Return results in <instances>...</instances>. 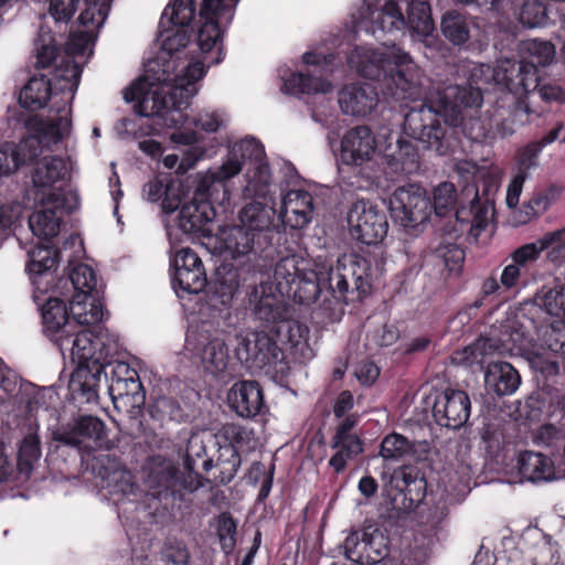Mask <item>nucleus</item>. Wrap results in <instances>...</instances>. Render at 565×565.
Returning a JSON list of instances; mask_svg holds the SVG:
<instances>
[{"label":"nucleus","instance_id":"obj_17","mask_svg":"<svg viewBox=\"0 0 565 565\" xmlns=\"http://www.w3.org/2000/svg\"><path fill=\"white\" fill-rule=\"evenodd\" d=\"M390 484L398 490V493L392 498L394 509L412 510L424 498L426 481L415 467L403 466L394 470Z\"/></svg>","mask_w":565,"mask_h":565},{"label":"nucleus","instance_id":"obj_55","mask_svg":"<svg viewBox=\"0 0 565 565\" xmlns=\"http://www.w3.org/2000/svg\"><path fill=\"white\" fill-rule=\"evenodd\" d=\"M364 537L367 544L365 563L375 565L384 562L390 554L388 536L380 529L370 526L364 530Z\"/></svg>","mask_w":565,"mask_h":565},{"label":"nucleus","instance_id":"obj_14","mask_svg":"<svg viewBox=\"0 0 565 565\" xmlns=\"http://www.w3.org/2000/svg\"><path fill=\"white\" fill-rule=\"evenodd\" d=\"M52 438L64 446L89 452L106 439V425L96 416L83 415L54 430Z\"/></svg>","mask_w":565,"mask_h":565},{"label":"nucleus","instance_id":"obj_47","mask_svg":"<svg viewBox=\"0 0 565 565\" xmlns=\"http://www.w3.org/2000/svg\"><path fill=\"white\" fill-rule=\"evenodd\" d=\"M175 186L168 178H154L143 185L142 194L150 202L162 199V210L166 213H171L180 204V199L173 196Z\"/></svg>","mask_w":565,"mask_h":565},{"label":"nucleus","instance_id":"obj_52","mask_svg":"<svg viewBox=\"0 0 565 565\" xmlns=\"http://www.w3.org/2000/svg\"><path fill=\"white\" fill-rule=\"evenodd\" d=\"M195 14V3L193 0H173L168 4L160 18L159 26L167 24L188 29Z\"/></svg>","mask_w":565,"mask_h":565},{"label":"nucleus","instance_id":"obj_51","mask_svg":"<svg viewBox=\"0 0 565 565\" xmlns=\"http://www.w3.org/2000/svg\"><path fill=\"white\" fill-rule=\"evenodd\" d=\"M415 443L405 436L392 433L385 436L381 443L380 456L385 461H401L414 455Z\"/></svg>","mask_w":565,"mask_h":565},{"label":"nucleus","instance_id":"obj_11","mask_svg":"<svg viewBox=\"0 0 565 565\" xmlns=\"http://www.w3.org/2000/svg\"><path fill=\"white\" fill-rule=\"evenodd\" d=\"M430 207L426 191L416 184L399 186L390 198L392 217L405 228L424 224L429 218Z\"/></svg>","mask_w":565,"mask_h":565},{"label":"nucleus","instance_id":"obj_57","mask_svg":"<svg viewBox=\"0 0 565 565\" xmlns=\"http://www.w3.org/2000/svg\"><path fill=\"white\" fill-rule=\"evenodd\" d=\"M535 302L550 316H565V285L543 286L535 296Z\"/></svg>","mask_w":565,"mask_h":565},{"label":"nucleus","instance_id":"obj_30","mask_svg":"<svg viewBox=\"0 0 565 565\" xmlns=\"http://www.w3.org/2000/svg\"><path fill=\"white\" fill-rule=\"evenodd\" d=\"M324 282H327V277H320L317 271L306 269L300 274L296 285L292 286L290 294H287L286 297L307 306L315 303L320 297H323V303L331 302V294H327V289H322Z\"/></svg>","mask_w":565,"mask_h":565},{"label":"nucleus","instance_id":"obj_48","mask_svg":"<svg viewBox=\"0 0 565 565\" xmlns=\"http://www.w3.org/2000/svg\"><path fill=\"white\" fill-rule=\"evenodd\" d=\"M282 89L289 94H316L332 90L330 82L310 74L296 73L284 83Z\"/></svg>","mask_w":565,"mask_h":565},{"label":"nucleus","instance_id":"obj_38","mask_svg":"<svg viewBox=\"0 0 565 565\" xmlns=\"http://www.w3.org/2000/svg\"><path fill=\"white\" fill-rule=\"evenodd\" d=\"M25 126L30 131L34 134L28 137H34L39 140V150L42 152V147H50L56 145L63 138L62 128L68 126L66 118L60 117L58 121H44L39 116H30L25 121Z\"/></svg>","mask_w":565,"mask_h":565},{"label":"nucleus","instance_id":"obj_36","mask_svg":"<svg viewBox=\"0 0 565 565\" xmlns=\"http://www.w3.org/2000/svg\"><path fill=\"white\" fill-rule=\"evenodd\" d=\"M53 203V207H44L43 210L32 213L29 217V226L32 233L43 239H50L58 234L61 217L57 215V209L62 205L60 199L54 194L49 196V202Z\"/></svg>","mask_w":565,"mask_h":565},{"label":"nucleus","instance_id":"obj_23","mask_svg":"<svg viewBox=\"0 0 565 565\" xmlns=\"http://www.w3.org/2000/svg\"><path fill=\"white\" fill-rule=\"evenodd\" d=\"M313 213V199L303 190H290L282 200L279 217L281 222L294 230L306 227Z\"/></svg>","mask_w":565,"mask_h":565},{"label":"nucleus","instance_id":"obj_1","mask_svg":"<svg viewBox=\"0 0 565 565\" xmlns=\"http://www.w3.org/2000/svg\"><path fill=\"white\" fill-rule=\"evenodd\" d=\"M482 103L481 89L471 84L437 88L435 96L407 111L404 131L424 149L447 156L456 148L459 131L476 142L488 138V129L469 114L477 113Z\"/></svg>","mask_w":565,"mask_h":565},{"label":"nucleus","instance_id":"obj_49","mask_svg":"<svg viewBox=\"0 0 565 565\" xmlns=\"http://www.w3.org/2000/svg\"><path fill=\"white\" fill-rule=\"evenodd\" d=\"M406 25L415 33L427 36L434 30L430 6L424 0H411L407 6Z\"/></svg>","mask_w":565,"mask_h":565},{"label":"nucleus","instance_id":"obj_39","mask_svg":"<svg viewBox=\"0 0 565 565\" xmlns=\"http://www.w3.org/2000/svg\"><path fill=\"white\" fill-rule=\"evenodd\" d=\"M43 324L53 333V340L61 333H68L76 324L70 321L68 312L64 302L56 298H50L42 308Z\"/></svg>","mask_w":565,"mask_h":565},{"label":"nucleus","instance_id":"obj_44","mask_svg":"<svg viewBox=\"0 0 565 565\" xmlns=\"http://www.w3.org/2000/svg\"><path fill=\"white\" fill-rule=\"evenodd\" d=\"M67 168L60 157H44L34 169L32 181L36 188H51L54 183L65 178Z\"/></svg>","mask_w":565,"mask_h":565},{"label":"nucleus","instance_id":"obj_58","mask_svg":"<svg viewBox=\"0 0 565 565\" xmlns=\"http://www.w3.org/2000/svg\"><path fill=\"white\" fill-rule=\"evenodd\" d=\"M220 435L228 441L237 451L241 449H254L257 438L252 428L236 423H226L220 429Z\"/></svg>","mask_w":565,"mask_h":565},{"label":"nucleus","instance_id":"obj_45","mask_svg":"<svg viewBox=\"0 0 565 565\" xmlns=\"http://www.w3.org/2000/svg\"><path fill=\"white\" fill-rule=\"evenodd\" d=\"M505 350L502 340L491 337H479L463 350L465 361L469 365L490 363L489 359Z\"/></svg>","mask_w":565,"mask_h":565},{"label":"nucleus","instance_id":"obj_64","mask_svg":"<svg viewBox=\"0 0 565 565\" xmlns=\"http://www.w3.org/2000/svg\"><path fill=\"white\" fill-rule=\"evenodd\" d=\"M237 524L230 512H222L216 520V534L225 554L233 552L236 545Z\"/></svg>","mask_w":565,"mask_h":565},{"label":"nucleus","instance_id":"obj_50","mask_svg":"<svg viewBox=\"0 0 565 565\" xmlns=\"http://www.w3.org/2000/svg\"><path fill=\"white\" fill-rule=\"evenodd\" d=\"M202 364L206 372L218 375L226 371L228 365V348L224 340H211L202 351Z\"/></svg>","mask_w":565,"mask_h":565},{"label":"nucleus","instance_id":"obj_40","mask_svg":"<svg viewBox=\"0 0 565 565\" xmlns=\"http://www.w3.org/2000/svg\"><path fill=\"white\" fill-rule=\"evenodd\" d=\"M52 90L53 85L45 76L31 77L20 92L19 103L32 111L41 109L46 105Z\"/></svg>","mask_w":565,"mask_h":565},{"label":"nucleus","instance_id":"obj_25","mask_svg":"<svg viewBox=\"0 0 565 565\" xmlns=\"http://www.w3.org/2000/svg\"><path fill=\"white\" fill-rule=\"evenodd\" d=\"M214 216L215 211L211 203L194 196L190 202L182 205L178 215V226L186 234L201 233L207 235L211 233L209 225Z\"/></svg>","mask_w":565,"mask_h":565},{"label":"nucleus","instance_id":"obj_6","mask_svg":"<svg viewBox=\"0 0 565 565\" xmlns=\"http://www.w3.org/2000/svg\"><path fill=\"white\" fill-rule=\"evenodd\" d=\"M259 162H266L265 151L255 138H245L236 142L222 166L215 170H209L199 179L195 198L206 200L211 204L230 201V180L237 175L247 163L254 168Z\"/></svg>","mask_w":565,"mask_h":565},{"label":"nucleus","instance_id":"obj_2","mask_svg":"<svg viewBox=\"0 0 565 565\" xmlns=\"http://www.w3.org/2000/svg\"><path fill=\"white\" fill-rule=\"evenodd\" d=\"M348 63L361 76L381 82L383 94L394 100H415L423 95L420 70L411 55L396 45L384 50L355 47Z\"/></svg>","mask_w":565,"mask_h":565},{"label":"nucleus","instance_id":"obj_28","mask_svg":"<svg viewBox=\"0 0 565 565\" xmlns=\"http://www.w3.org/2000/svg\"><path fill=\"white\" fill-rule=\"evenodd\" d=\"M39 156V140L34 137H25L17 145L4 142L0 146V177L11 174Z\"/></svg>","mask_w":565,"mask_h":565},{"label":"nucleus","instance_id":"obj_31","mask_svg":"<svg viewBox=\"0 0 565 565\" xmlns=\"http://www.w3.org/2000/svg\"><path fill=\"white\" fill-rule=\"evenodd\" d=\"M484 383L498 396H504L511 395L518 390L521 377L510 363L491 362L484 374Z\"/></svg>","mask_w":565,"mask_h":565},{"label":"nucleus","instance_id":"obj_22","mask_svg":"<svg viewBox=\"0 0 565 565\" xmlns=\"http://www.w3.org/2000/svg\"><path fill=\"white\" fill-rule=\"evenodd\" d=\"M230 407L243 418H254L266 408L264 393L256 381H239L228 391Z\"/></svg>","mask_w":565,"mask_h":565},{"label":"nucleus","instance_id":"obj_24","mask_svg":"<svg viewBox=\"0 0 565 565\" xmlns=\"http://www.w3.org/2000/svg\"><path fill=\"white\" fill-rule=\"evenodd\" d=\"M39 425L30 424L18 444L17 470L13 479L26 481L42 456Z\"/></svg>","mask_w":565,"mask_h":565},{"label":"nucleus","instance_id":"obj_29","mask_svg":"<svg viewBox=\"0 0 565 565\" xmlns=\"http://www.w3.org/2000/svg\"><path fill=\"white\" fill-rule=\"evenodd\" d=\"M377 93L370 84H351L339 93V106L345 115L365 116L377 104Z\"/></svg>","mask_w":565,"mask_h":565},{"label":"nucleus","instance_id":"obj_46","mask_svg":"<svg viewBox=\"0 0 565 565\" xmlns=\"http://www.w3.org/2000/svg\"><path fill=\"white\" fill-rule=\"evenodd\" d=\"M239 269L225 264L216 269L214 295L222 305H228L241 286Z\"/></svg>","mask_w":565,"mask_h":565},{"label":"nucleus","instance_id":"obj_9","mask_svg":"<svg viewBox=\"0 0 565 565\" xmlns=\"http://www.w3.org/2000/svg\"><path fill=\"white\" fill-rule=\"evenodd\" d=\"M376 145L371 129L358 126L350 129L341 140V160L348 166L359 168V174L369 183H380L381 170L373 160Z\"/></svg>","mask_w":565,"mask_h":565},{"label":"nucleus","instance_id":"obj_5","mask_svg":"<svg viewBox=\"0 0 565 565\" xmlns=\"http://www.w3.org/2000/svg\"><path fill=\"white\" fill-rule=\"evenodd\" d=\"M270 186L271 177L267 162H259L254 168L247 169L246 185L242 193L245 199H252V201L239 210L237 224L271 244L276 210Z\"/></svg>","mask_w":565,"mask_h":565},{"label":"nucleus","instance_id":"obj_34","mask_svg":"<svg viewBox=\"0 0 565 565\" xmlns=\"http://www.w3.org/2000/svg\"><path fill=\"white\" fill-rule=\"evenodd\" d=\"M70 313L73 317L74 324L93 326L103 320V306L96 295L88 292H75L70 301Z\"/></svg>","mask_w":565,"mask_h":565},{"label":"nucleus","instance_id":"obj_3","mask_svg":"<svg viewBox=\"0 0 565 565\" xmlns=\"http://www.w3.org/2000/svg\"><path fill=\"white\" fill-rule=\"evenodd\" d=\"M203 75V63L193 62L183 70L181 76L174 78L169 93L146 89L145 83L138 81L124 89V99L127 103L137 100L136 113L148 117L154 130L177 128L186 120L183 111L190 106V99L198 92L195 84Z\"/></svg>","mask_w":565,"mask_h":565},{"label":"nucleus","instance_id":"obj_41","mask_svg":"<svg viewBox=\"0 0 565 565\" xmlns=\"http://www.w3.org/2000/svg\"><path fill=\"white\" fill-rule=\"evenodd\" d=\"M300 258L296 255H287L281 257L274 268V290L287 295L294 285H296L299 276L306 269L299 267Z\"/></svg>","mask_w":565,"mask_h":565},{"label":"nucleus","instance_id":"obj_53","mask_svg":"<svg viewBox=\"0 0 565 565\" xmlns=\"http://www.w3.org/2000/svg\"><path fill=\"white\" fill-rule=\"evenodd\" d=\"M200 18L203 23L198 31V44L202 52H210L220 40L221 26L228 24L232 19L226 20L210 12L203 14L202 9L200 10Z\"/></svg>","mask_w":565,"mask_h":565},{"label":"nucleus","instance_id":"obj_32","mask_svg":"<svg viewBox=\"0 0 565 565\" xmlns=\"http://www.w3.org/2000/svg\"><path fill=\"white\" fill-rule=\"evenodd\" d=\"M465 260L463 249L449 237H443L431 248L426 262L440 267L441 274H459Z\"/></svg>","mask_w":565,"mask_h":565},{"label":"nucleus","instance_id":"obj_19","mask_svg":"<svg viewBox=\"0 0 565 565\" xmlns=\"http://www.w3.org/2000/svg\"><path fill=\"white\" fill-rule=\"evenodd\" d=\"M470 398L460 390H446L434 404V417L444 427L459 429L470 416Z\"/></svg>","mask_w":565,"mask_h":565},{"label":"nucleus","instance_id":"obj_27","mask_svg":"<svg viewBox=\"0 0 565 565\" xmlns=\"http://www.w3.org/2000/svg\"><path fill=\"white\" fill-rule=\"evenodd\" d=\"M103 371L104 364L100 363L77 365L68 382L73 398L84 403L96 402Z\"/></svg>","mask_w":565,"mask_h":565},{"label":"nucleus","instance_id":"obj_43","mask_svg":"<svg viewBox=\"0 0 565 565\" xmlns=\"http://www.w3.org/2000/svg\"><path fill=\"white\" fill-rule=\"evenodd\" d=\"M331 448L335 449V454L330 458L329 465L339 473L345 469L349 460L363 451V444L358 435L333 436Z\"/></svg>","mask_w":565,"mask_h":565},{"label":"nucleus","instance_id":"obj_15","mask_svg":"<svg viewBox=\"0 0 565 565\" xmlns=\"http://www.w3.org/2000/svg\"><path fill=\"white\" fill-rule=\"evenodd\" d=\"M114 406L121 411L140 407L145 404V392L137 372L127 363H118L108 386Z\"/></svg>","mask_w":565,"mask_h":565},{"label":"nucleus","instance_id":"obj_61","mask_svg":"<svg viewBox=\"0 0 565 565\" xmlns=\"http://www.w3.org/2000/svg\"><path fill=\"white\" fill-rule=\"evenodd\" d=\"M109 9V0L87 2L85 10L78 17V22L84 28V31H90L95 34V31L104 24Z\"/></svg>","mask_w":565,"mask_h":565},{"label":"nucleus","instance_id":"obj_62","mask_svg":"<svg viewBox=\"0 0 565 565\" xmlns=\"http://www.w3.org/2000/svg\"><path fill=\"white\" fill-rule=\"evenodd\" d=\"M527 61H523L526 65L546 66L552 63L555 57V47L551 42L541 40H531L525 44Z\"/></svg>","mask_w":565,"mask_h":565},{"label":"nucleus","instance_id":"obj_54","mask_svg":"<svg viewBox=\"0 0 565 565\" xmlns=\"http://www.w3.org/2000/svg\"><path fill=\"white\" fill-rule=\"evenodd\" d=\"M81 77V68L72 60H66L63 67L57 68L54 73V89H58L65 98V103H70L74 98Z\"/></svg>","mask_w":565,"mask_h":565},{"label":"nucleus","instance_id":"obj_33","mask_svg":"<svg viewBox=\"0 0 565 565\" xmlns=\"http://www.w3.org/2000/svg\"><path fill=\"white\" fill-rule=\"evenodd\" d=\"M520 475L527 481L542 482L557 478L552 459L541 452L524 451L518 460Z\"/></svg>","mask_w":565,"mask_h":565},{"label":"nucleus","instance_id":"obj_18","mask_svg":"<svg viewBox=\"0 0 565 565\" xmlns=\"http://www.w3.org/2000/svg\"><path fill=\"white\" fill-rule=\"evenodd\" d=\"M174 277L173 287L183 292L199 294L207 284L206 274L202 260L190 248L180 249L173 259Z\"/></svg>","mask_w":565,"mask_h":565},{"label":"nucleus","instance_id":"obj_10","mask_svg":"<svg viewBox=\"0 0 565 565\" xmlns=\"http://www.w3.org/2000/svg\"><path fill=\"white\" fill-rule=\"evenodd\" d=\"M369 263L356 256L339 259L327 273V294L337 300H345L348 294H355L361 300L370 289Z\"/></svg>","mask_w":565,"mask_h":565},{"label":"nucleus","instance_id":"obj_60","mask_svg":"<svg viewBox=\"0 0 565 565\" xmlns=\"http://www.w3.org/2000/svg\"><path fill=\"white\" fill-rule=\"evenodd\" d=\"M241 456L233 446L221 447L215 465L218 469V476L215 477V480L222 484L230 483L236 476L241 467Z\"/></svg>","mask_w":565,"mask_h":565},{"label":"nucleus","instance_id":"obj_8","mask_svg":"<svg viewBox=\"0 0 565 565\" xmlns=\"http://www.w3.org/2000/svg\"><path fill=\"white\" fill-rule=\"evenodd\" d=\"M55 344L63 355L68 351L72 361L77 365L104 364L117 351V344L110 342L107 334H95L92 330L78 326L68 333L56 337Z\"/></svg>","mask_w":565,"mask_h":565},{"label":"nucleus","instance_id":"obj_4","mask_svg":"<svg viewBox=\"0 0 565 565\" xmlns=\"http://www.w3.org/2000/svg\"><path fill=\"white\" fill-rule=\"evenodd\" d=\"M195 443H191L184 458V470L170 459L156 455L147 459L143 465V483L147 491L160 501H182L184 495L193 493L204 486L205 480L195 471V461L192 450Z\"/></svg>","mask_w":565,"mask_h":565},{"label":"nucleus","instance_id":"obj_7","mask_svg":"<svg viewBox=\"0 0 565 565\" xmlns=\"http://www.w3.org/2000/svg\"><path fill=\"white\" fill-rule=\"evenodd\" d=\"M285 295L274 290L273 282H260L249 295V303L257 320L264 323L281 341L298 344L303 338L306 328L290 318V309Z\"/></svg>","mask_w":565,"mask_h":565},{"label":"nucleus","instance_id":"obj_63","mask_svg":"<svg viewBox=\"0 0 565 565\" xmlns=\"http://www.w3.org/2000/svg\"><path fill=\"white\" fill-rule=\"evenodd\" d=\"M111 494L135 495L139 491L134 476L127 469H116L105 477Z\"/></svg>","mask_w":565,"mask_h":565},{"label":"nucleus","instance_id":"obj_26","mask_svg":"<svg viewBox=\"0 0 565 565\" xmlns=\"http://www.w3.org/2000/svg\"><path fill=\"white\" fill-rule=\"evenodd\" d=\"M508 102L497 104L493 114V127L495 132L505 138L515 132L518 126H522L529 121L531 114L530 107L524 100L518 97H509Z\"/></svg>","mask_w":565,"mask_h":565},{"label":"nucleus","instance_id":"obj_56","mask_svg":"<svg viewBox=\"0 0 565 565\" xmlns=\"http://www.w3.org/2000/svg\"><path fill=\"white\" fill-rule=\"evenodd\" d=\"M158 42L161 47V55L173 58V54L185 47L190 41L188 29L170 24L159 26Z\"/></svg>","mask_w":565,"mask_h":565},{"label":"nucleus","instance_id":"obj_21","mask_svg":"<svg viewBox=\"0 0 565 565\" xmlns=\"http://www.w3.org/2000/svg\"><path fill=\"white\" fill-rule=\"evenodd\" d=\"M221 239L225 250L234 259L263 254L271 244L269 241L259 238L254 232L244 228L239 224L228 226L222 231Z\"/></svg>","mask_w":565,"mask_h":565},{"label":"nucleus","instance_id":"obj_16","mask_svg":"<svg viewBox=\"0 0 565 565\" xmlns=\"http://www.w3.org/2000/svg\"><path fill=\"white\" fill-rule=\"evenodd\" d=\"M492 78L497 85L509 92L502 102H508L509 97H516V95H526L537 88V71L523 61L501 62L493 68Z\"/></svg>","mask_w":565,"mask_h":565},{"label":"nucleus","instance_id":"obj_12","mask_svg":"<svg viewBox=\"0 0 565 565\" xmlns=\"http://www.w3.org/2000/svg\"><path fill=\"white\" fill-rule=\"evenodd\" d=\"M348 224L351 236L365 245L382 242L388 231L385 212L367 200L352 203L348 213Z\"/></svg>","mask_w":565,"mask_h":565},{"label":"nucleus","instance_id":"obj_20","mask_svg":"<svg viewBox=\"0 0 565 565\" xmlns=\"http://www.w3.org/2000/svg\"><path fill=\"white\" fill-rule=\"evenodd\" d=\"M358 26L372 34H376L379 31L391 32L405 28L406 19L395 1L388 0L381 8L367 3L361 9V19Z\"/></svg>","mask_w":565,"mask_h":565},{"label":"nucleus","instance_id":"obj_42","mask_svg":"<svg viewBox=\"0 0 565 565\" xmlns=\"http://www.w3.org/2000/svg\"><path fill=\"white\" fill-rule=\"evenodd\" d=\"M509 341L518 349H527L534 341L535 321L524 312H516L507 320L504 326Z\"/></svg>","mask_w":565,"mask_h":565},{"label":"nucleus","instance_id":"obj_13","mask_svg":"<svg viewBox=\"0 0 565 565\" xmlns=\"http://www.w3.org/2000/svg\"><path fill=\"white\" fill-rule=\"evenodd\" d=\"M235 355L252 372L264 370L266 366H275L284 360V352L277 341L265 331L239 335Z\"/></svg>","mask_w":565,"mask_h":565},{"label":"nucleus","instance_id":"obj_59","mask_svg":"<svg viewBox=\"0 0 565 565\" xmlns=\"http://www.w3.org/2000/svg\"><path fill=\"white\" fill-rule=\"evenodd\" d=\"M175 67L174 58L160 54L148 63L146 70L147 79L150 82V85H168L179 76L174 75Z\"/></svg>","mask_w":565,"mask_h":565},{"label":"nucleus","instance_id":"obj_37","mask_svg":"<svg viewBox=\"0 0 565 565\" xmlns=\"http://www.w3.org/2000/svg\"><path fill=\"white\" fill-rule=\"evenodd\" d=\"M475 20L456 10L446 11L440 21V30L451 44L461 46L470 40L471 26Z\"/></svg>","mask_w":565,"mask_h":565},{"label":"nucleus","instance_id":"obj_35","mask_svg":"<svg viewBox=\"0 0 565 565\" xmlns=\"http://www.w3.org/2000/svg\"><path fill=\"white\" fill-rule=\"evenodd\" d=\"M383 158L394 173H409L417 167L418 154L411 141L398 137L395 146H386Z\"/></svg>","mask_w":565,"mask_h":565}]
</instances>
